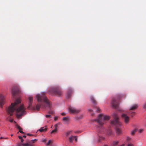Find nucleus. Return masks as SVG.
Listing matches in <instances>:
<instances>
[{
    "instance_id": "17",
    "label": "nucleus",
    "mask_w": 146,
    "mask_h": 146,
    "mask_svg": "<svg viewBox=\"0 0 146 146\" xmlns=\"http://www.w3.org/2000/svg\"><path fill=\"white\" fill-rule=\"evenodd\" d=\"M47 130V128L45 127H42L39 130V131L41 132L46 131Z\"/></svg>"
},
{
    "instance_id": "13",
    "label": "nucleus",
    "mask_w": 146,
    "mask_h": 146,
    "mask_svg": "<svg viewBox=\"0 0 146 146\" xmlns=\"http://www.w3.org/2000/svg\"><path fill=\"white\" fill-rule=\"evenodd\" d=\"M90 98L91 101L94 104V105H96L97 104V101L92 96H90Z\"/></svg>"
},
{
    "instance_id": "43",
    "label": "nucleus",
    "mask_w": 146,
    "mask_h": 146,
    "mask_svg": "<svg viewBox=\"0 0 146 146\" xmlns=\"http://www.w3.org/2000/svg\"><path fill=\"white\" fill-rule=\"evenodd\" d=\"M21 142H23V138L21 139Z\"/></svg>"
},
{
    "instance_id": "20",
    "label": "nucleus",
    "mask_w": 146,
    "mask_h": 146,
    "mask_svg": "<svg viewBox=\"0 0 146 146\" xmlns=\"http://www.w3.org/2000/svg\"><path fill=\"white\" fill-rule=\"evenodd\" d=\"M137 129H135L133 130L132 131L131 133V135H134L135 133L137 131Z\"/></svg>"
},
{
    "instance_id": "8",
    "label": "nucleus",
    "mask_w": 146,
    "mask_h": 146,
    "mask_svg": "<svg viewBox=\"0 0 146 146\" xmlns=\"http://www.w3.org/2000/svg\"><path fill=\"white\" fill-rule=\"evenodd\" d=\"M21 91L18 88H13L12 90V94L13 96H15L16 95L21 93Z\"/></svg>"
},
{
    "instance_id": "22",
    "label": "nucleus",
    "mask_w": 146,
    "mask_h": 146,
    "mask_svg": "<svg viewBox=\"0 0 146 146\" xmlns=\"http://www.w3.org/2000/svg\"><path fill=\"white\" fill-rule=\"evenodd\" d=\"M57 130H56L54 129L50 133L51 134H53V133L55 134L57 133Z\"/></svg>"
},
{
    "instance_id": "27",
    "label": "nucleus",
    "mask_w": 146,
    "mask_h": 146,
    "mask_svg": "<svg viewBox=\"0 0 146 146\" xmlns=\"http://www.w3.org/2000/svg\"><path fill=\"white\" fill-rule=\"evenodd\" d=\"M100 108H99L98 107H97L96 111L97 112H100Z\"/></svg>"
},
{
    "instance_id": "25",
    "label": "nucleus",
    "mask_w": 146,
    "mask_h": 146,
    "mask_svg": "<svg viewBox=\"0 0 146 146\" xmlns=\"http://www.w3.org/2000/svg\"><path fill=\"white\" fill-rule=\"evenodd\" d=\"M45 117L46 118H51V116L50 115H45Z\"/></svg>"
},
{
    "instance_id": "15",
    "label": "nucleus",
    "mask_w": 146,
    "mask_h": 146,
    "mask_svg": "<svg viewBox=\"0 0 146 146\" xmlns=\"http://www.w3.org/2000/svg\"><path fill=\"white\" fill-rule=\"evenodd\" d=\"M72 90L71 89H69L67 92V98H69L71 96V94L72 92Z\"/></svg>"
},
{
    "instance_id": "38",
    "label": "nucleus",
    "mask_w": 146,
    "mask_h": 146,
    "mask_svg": "<svg viewBox=\"0 0 146 146\" xmlns=\"http://www.w3.org/2000/svg\"><path fill=\"white\" fill-rule=\"evenodd\" d=\"M26 144H27L28 145H29V146H33V145L31 144H30L28 143H26Z\"/></svg>"
},
{
    "instance_id": "24",
    "label": "nucleus",
    "mask_w": 146,
    "mask_h": 146,
    "mask_svg": "<svg viewBox=\"0 0 146 146\" xmlns=\"http://www.w3.org/2000/svg\"><path fill=\"white\" fill-rule=\"evenodd\" d=\"M118 143V141H115L113 142V144L114 146L117 145Z\"/></svg>"
},
{
    "instance_id": "30",
    "label": "nucleus",
    "mask_w": 146,
    "mask_h": 146,
    "mask_svg": "<svg viewBox=\"0 0 146 146\" xmlns=\"http://www.w3.org/2000/svg\"><path fill=\"white\" fill-rule=\"evenodd\" d=\"M104 139V138L103 137H99V141L100 140H102Z\"/></svg>"
},
{
    "instance_id": "7",
    "label": "nucleus",
    "mask_w": 146,
    "mask_h": 146,
    "mask_svg": "<svg viewBox=\"0 0 146 146\" xmlns=\"http://www.w3.org/2000/svg\"><path fill=\"white\" fill-rule=\"evenodd\" d=\"M121 116L125 123L126 124L128 123L130 119L129 117H128L126 114L125 113H122Z\"/></svg>"
},
{
    "instance_id": "36",
    "label": "nucleus",
    "mask_w": 146,
    "mask_h": 146,
    "mask_svg": "<svg viewBox=\"0 0 146 146\" xmlns=\"http://www.w3.org/2000/svg\"><path fill=\"white\" fill-rule=\"evenodd\" d=\"M127 146H133V145L131 144H129Z\"/></svg>"
},
{
    "instance_id": "1",
    "label": "nucleus",
    "mask_w": 146,
    "mask_h": 146,
    "mask_svg": "<svg viewBox=\"0 0 146 146\" xmlns=\"http://www.w3.org/2000/svg\"><path fill=\"white\" fill-rule=\"evenodd\" d=\"M21 103V101L19 98L16 100L14 103H12L7 110L8 114L9 116L6 119L7 120L9 119V121L11 122H13V119H11L10 117L13 115V113L15 111L16 114L18 117H19L23 115L25 113V108L24 107L23 105H19V104Z\"/></svg>"
},
{
    "instance_id": "35",
    "label": "nucleus",
    "mask_w": 146,
    "mask_h": 146,
    "mask_svg": "<svg viewBox=\"0 0 146 146\" xmlns=\"http://www.w3.org/2000/svg\"><path fill=\"white\" fill-rule=\"evenodd\" d=\"M27 135H28V136H32L33 135L32 134H30V133H28L27 134Z\"/></svg>"
},
{
    "instance_id": "39",
    "label": "nucleus",
    "mask_w": 146,
    "mask_h": 146,
    "mask_svg": "<svg viewBox=\"0 0 146 146\" xmlns=\"http://www.w3.org/2000/svg\"><path fill=\"white\" fill-rule=\"evenodd\" d=\"M42 142H45L46 141V140L45 139H44L42 140Z\"/></svg>"
},
{
    "instance_id": "9",
    "label": "nucleus",
    "mask_w": 146,
    "mask_h": 146,
    "mask_svg": "<svg viewBox=\"0 0 146 146\" xmlns=\"http://www.w3.org/2000/svg\"><path fill=\"white\" fill-rule=\"evenodd\" d=\"M69 110L71 113H77L80 111L79 110L76 109L75 108L72 107L69 108Z\"/></svg>"
},
{
    "instance_id": "26",
    "label": "nucleus",
    "mask_w": 146,
    "mask_h": 146,
    "mask_svg": "<svg viewBox=\"0 0 146 146\" xmlns=\"http://www.w3.org/2000/svg\"><path fill=\"white\" fill-rule=\"evenodd\" d=\"M71 132V131H68V132H67L66 134V136H68L70 135V134Z\"/></svg>"
},
{
    "instance_id": "45",
    "label": "nucleus",
    "mask_w": 146,
    "mask_h": 146,
    "mask_svg": "<svg viewBox=\"0 0 146 146\" xmlns=\"http://www.w3.org/2000/svg\"><path fill=\"white\" fill-rule=\"evenodd\" d=\"M13 134H11V136H13Z\"/></svg>"
},
{
    "instance_id": "31",
    "label": "nucleus",
    "mask_w": 146,
    "mask_h": 146,
    "mask_svg": "<svg viewBox=\"0 0 146 146\" xmlns=\"http://www.w3.org/2000/svg\"><path fill=\"white\" fill-rule=\"evenodd\" d=\"M51 142V141L50 140H49L48 142L47 143V145H48Z\"/></svg>"
},
{
    "instance_id": "42",
    "label": "nucleus",
    "mask_w": 146,
    "mask_h": 146,
    "mask_svg": "<svg viewBox=\"0 0 146 146\" xmlns=\"http://www.w3.org/2000/svg\"><path fill=\"white\" fill-rule=\"evenodd\" d=\"M23 137H24V138H26V136L25 135H24L23 136Z\"/></svg>"
},
{
    "instance_id": "18",
    "label": "nucleus",
    "mask_w": 146,
    "mask_h": 146,
    "mask_svg": "<svg viewBox=\"0 0 146 146\" xmlns=\"http://www.w3.org/2000/svg\"><path fill=\"white\" fill-rule=\"evenodd\" d=\"M74 139V136H71L69 137V140L70 142L72 143L73 142Z\"/></svg>"
},
{
    "instance_id": "34",
    "label": "nucleus",
    "mask_w": 146,
    "mask_h": 146,
    "mask_svg": "<svg viewBox=\"0 0 146 146\" xmlns=\"http://www.w3.org/2000/svg\"><path fill=\"white\" fill-rule=\"evenodd\" d=\"M76 141H77V138L76 136H74V139Z\"/></svg>"
},
{
    "instance_id": "2",
    "label": "nucleus",
    "mask_w": 146,
    "mask_h": 146,
    "mask_svg": "<svg viewBox=\"0 0 146 146\" xmlns=\"http://www.w3.org/2000/svg\"><path fill=\"white\" fill-rule=\"evenodd\" d=\"M110 119L109 116L101 114L99 115L98 119H95V121L99 125L97 128V131L99 133H102L103 132H104V133H106L107 134L110 135L112 134L111 130L108 131L102 127L104 124V121L108 120Z\"/></svg>"
},
{
    "instance_id": "4",
    "label": "nucleus",
    "mask_w": 146,
    "mask_h": 146,
    "mask_svg": "<svg viewBox=\"0 0 146 146\" xmlns=\"http://www.w3.org/2000/svg\"><path fill=\"white\" fill-rule=\"evenodd\" d=\"M115 120L111 121V124L113 125H115L116 126V131L117 133L118 134H120L121 133V129L118 127H120L121 125V123L119 121V118L116 113H114L112 114Z\"/></svg>"
},
{
    "instance_id": "40",
    "label": "nucleus",
    "mask_w": 146,
    "mask_h": 146,
    "mask_svg": "<svg viewBox=\"0 0 146 146\" xmlns=\"http://www.w3.org/2000/svg\"><path fill=\"white\" fill-rule=\"evenodd\" d=\"M19 139H22V137L21 136H19Z\"/></svg>"
},
{
    "instance_id": "41",
    "label": "nucleus",
    "mask_w": 146,
    "mask_h": 146,
    "mask_svg": "<svg viewBox=\"0 0 146 146\" xmlns=\"http://www.w3.org/2000/svg\"><path fill=\"white\" fill-rule=\"evenodd\" d=\"M89 111H90V112H91V111H92V109H89Z\"/></svg>"
},
{
    "instance_id": "14",
    "label": "nucleus",
    "mask_w": 146,
    "mask_h": 146,
    "mask_svg": "<svg viewBox=\"0 0 146 146\" xmlns=\"http://www.w3.org/2000/svg\"><path fill=\"white\" fill-rule=\"evenodd\" d=\"M138 105L137 104H135L132 106L130 108L129 110H134L136 109L138 107Z\"/></svg>"
},
{
    "instance_id": "21",
    "label": "nucleus",
    "mask_w": 146,
    "mask_h": 146,
    "mask_svg": "<svg viewBox=\"0 0 146 146\" xmlns=\"http://www.w3.org/2000/svg\"><path fill=\"white\" fill-rule=\"evenodd\" d=\"M58 125H59L57 123L54 125V129L56 130L57 131L58 130Z\"/></svg>"
},
{
    "instance_id": "3",
    "label": "nucleus",
    "mask_w": 146,
    "mask_h": 146,
    "mask_svg": "<svg viewBox=\"0 0 146 146\" xmlns=\"http://www.w3.org/2000/svg\"><path fill=\"white\" fill-rule=\"evenodd\" d=\"M45 93L42 92L41 95L37 94L36 96V97L37 99V101L39 102H42L43 101L44 102L46 105L37 104L36 106V109L39 110L41 106L43 108L46 109L50 108V104L47 97L45 95Z\"/></svg>"
},
{
    "instance_id": "44",
    "label": "nucleus",
    "mask_w": 146,
    "mask_h": 146,
    "mask_svg": "<svg viewBox=\"0 0 146 146\" xmlns=\"http://www.w3.org/2000/svg\"><path fill=\"white\" fill-rule=\"evenodd\" d=\"M3 138L2 137H0V139H2V138Z\"/></svg>"
},
{
    "instance_id": "6",
    "label": "nucleus",
    "mask_w": 146,
    "mask_h": 146,
    "mask_svg": "<svg viewBox=\"0 0 146 146\" xmlns=\"http://www.w3.org/2000/svg\"><path fill=\"white\" fill-rule=\"evenodd\" d=\"M120 99V97H118L117 98L113 99L111 104L113 107L117 108H118L119 104V101Z\"/></svg>"
},
{
    "instance_id": "10",
    "label": "nucleus",
    "mask_w": 146,
    "mask_h": 146,
    "mask_svg": "<svg viewBox=\"0 0 146 146\" xmlns=\"http://www.w3.org/2000/svg\"><path fill=\"white\" fill-rule=\"evenodd\" d=\"M5 103L4 96L1 94H0V105L2 107Z\"/></svg>"
},
{
    "instance_id": "37",
    "label": "nucleus",
    "mask_w": 146,
    "mask_h": 146,
    "mask_svg": "<svg viewBox=\"0 0 146 146\" xmlns=\"http://www.w3.org/2000/svg\"><path fill=\"white\" fill-rule=\"evenodd\" d=\"M49 113L53 114L54 113V112L53 111H49Z\"/></svg>"
},
{
    "instance_id": "29",
    "label": "nucleus",
    "mask_w": 146,
    "mask_h": 146,
    "mask_svg": "<svg viewBox=\"0 0 146 146\" xmlns=\"http://www.w3.org/2000/svg\"><path fill=\"white\" fill-rule=\"evenodd\" d=\"M143 108L144 109L146 108V103H145L144 104L143 106Z\"/></svg>"
},
{
    "instance_id": "33",
    "label": "nucleus",
    "mask_w": 146,
    "mask_h": 146,
    "mask_svg": "<svg viewBox=\"0 0 146 146\" xmlns=\"http://www.w3.org/2000/svg\"><path fill=\"white\" fill-rule=\"evenodd\" d=\"M61 114L63 116H64L66 115V113L64 112H62L61 113Z\"/></svg>"
},
{
    "instance_id": "28",
    "label": "nucleus",
    "mask_w": 146,
    "mask_h": 146,
    "mask_svg": "<svg viewBox=\"0 0 146 146\" xmlns=\"http://www.w3.org/2000/svg\"><path fill=\"white\" fill-rule=\"evenodd\" d=\"M37 140L36 139H34V140H31V141L33 143H34Z\"/></svg>"
},
{
    "instance_id": "12",
    "label": "nucleus",
    "mask_w": 146,
    "mask_h": 146,
    "mask_svg": "<svg viewBox=\"0 0 146 146\" xmlns=\"http://www.w3.org/2000/svg\"><path fill=\"white\" fill-rule=\"evenodd\" d=\"M70 117L68 116L64 117L62 119V121H64L65 123H68Z\"/></svg>"
},
{
    "instance_id": "5",
    "label": "nucleus",
    "mask_w": 146,
    "mask_h": 146,
    "mask_svg": "<svg viewBox=\"0 0 146 146\" xmlns=\"http://www.w3.org/2000/svg\"><path fill=\"white\" fill-rule=\"evenodd\" d=\"M49 93L51 95L60 96L62 95V92L61 89L58 87L50 88L48 91Z\"/></svg>"
},
{
    "instance_id": "11",
    "label": "nucleus",
    "mask_w": 146,
    "mask_h": 146,
    "mask_svg": "<svg viewBox=\"0 0 146 146\" xmlns=\"http://www.w3.org/2000/svg\"><path fill=\"white\" fill-rule=\"evenodd\" d=\"M28 104L29 106L28 107V109H30L32 106L33 101V98L32 97L30 96L28 98Z\"/></svg>"
},
{
    "instance_id": "19",
    "label": "nucleus",
    "mask_w": 146,
    "mask_h": 146,
    "mask_svg": "<svg viewBox=\"0 0 146 146\" xmlns=\"http://www.w3.org/2000/svg\"><path fill=\"white\" fill-rule=\"evenodd\" d=\"M129 113L131 114V115L133 117L134 116L135 114V112L133 111L132 110H130L129 112Z\"/></svg>"
},
{
    "instance_id": "23",
    "label": "nucleus",
    "mask_w": 146,
    "mask_h": 146,
    "mask_svg": "<svg viewBox=\"0 0 146 146\" xmlns=\"http://www.w3.org/2000/svg\"><path fill=\"white\" fill-rule=\"evenodd\" d=\"M144 131V129H141L138 130V132L139 133H142Z\"/></svg>"
},
{
    "instance_id": "32",
    "label": "nucleus",
    "mask_w": 146,
    "mask_h": 146,
    "mask_svg": "<svg viewBox=\"0 0 146 146\" xmlns=\"http://www.w3.org/2000/svg\"><path fill=\"white\" fill-rule=\"evenodd\" d=\"M58 119V117L57 116H55L54 117V120L55 121H56Z\"/></svg>"
},
{
    "instance_id": "16",
    "label": "nucleus",
    "mask_w": 146,
    "mask_h": 146,
    "mask_svg": "<svg viewBox=\"0 0 146 146\" xmlns=\"http://www.w3.org/2000/svg\"><path fill=\"white\" fill-rule=\"evenodd\" d=\"M16 127L19 130V132L21 133H24V132L22 130H23V129L22 128H21L20 126H19L18 124H17L16 125Z\"/></svg>"
}]
</instances>
